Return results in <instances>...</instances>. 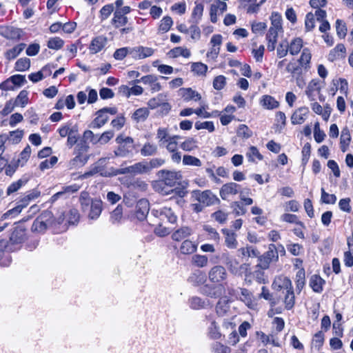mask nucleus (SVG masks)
I'll list each match as a JSON object with an SVG mask.
<instances>
[{"label": "nucleus", "mask_w": 353, "mask_h": 353, "mask_svg": "<svg viewBox=\"0 0 353 353\" xmlns=\"http://www.w3.org/2000/svg\"><path fill=\"white\" fill-rule=\"evenodd\" d=\"M157 175L161 180L157 182L155 188L162 194H169L170 192H174L173 189L170 191L165 190L164 188L165 185L172 188L175 185L179 184L182 179V175L179 171L161 170L158 172Z\"/></svg>", "instance_id": "1"}, {"label": "nucleus", "mask_w": 353, "mask_h": 353, "mask_svg": "<svg viewBox=\"0 0 353 353\" xmlns=\"http://www.w3.org/2000/svg\"><path fill=\"white\" fill-rule=\"evenodd\" d=\"M40 195L41 192L37 188L27 192L26 194L23 195V196L17 201L16 207L9 210L2 215L1 219H6L9 216H17L21 212L23 208L28 205L31 201L37 199L40 196Z\"/></svg>", "instance_id": "2"}, {"label": "nucleus", "mask_w": 353, "mask_h": 353, "mask_svg": "<svg viewBox=\"0 0 353 353\" xmlns=\"http://www.w3.org/2000/svg\"><path fill=\"white\" fill-rule=\"evenodd\" d=\"M115 141L119 145L114 150V157L124 158L132 154L134 150L132 138L120 134L116 138Z\"/></svg>", "instance_id": "3"}, {"label": "nucleus", "mask_w": 353, "mask_h": 353, "mask_svg": "<svg viewBox=\"0 0 353 353\" xmlns=\"http://www.w3.org/2000/svg\"><path fill=\"white\" fill-rule=\"evenodd\" d=\"M54 225H56V223L53 220L52 213L49 210H45L34 221L32 230L42 232Z\"/></svg>", "instance_id": "4"}, {"label": "nucleus", "mask_w": 353, "mask_h": 353, "mask_svg": "<svg viewBox=\"0 0 353 353\" xmlns=\"http://www.w3.org/2000/svg\"><path fill=\"white\" fill-rule=\"evenodd\" d=\"M148 173V167L146 161H141L134 163L128 167L121 168L114 171V174H126L137 175Z\"/></svg>", "instance_id": "5"}, {"label": "nucleus", "mask_w": 353, "mask_h": 353, "mask_svg": "<svg viewBox=\"0 0 353 353\" xmlns=\"http://www.w3.org/2000/svg\"><path fill=\"white\" fill-rule=\"evenodd\" d=\"M228 273L225 268L222 265H215L212 267L208 272V279L210 282L222 284L226 281Z\"/></svg>", "instance_id": "6"}, {"label": "nucleus", "mask_w": 353, "mask_h": 353, "mask_svg": "<svg viewBox=\"0 0 353 353\" xmlns=\"http://www.w3.org/2000/svg\"><path fill=\"white\" fill-rule=\"evenodd\" d=\"M158 81L159 77L154 74H148L145 76H143L139 79H136L132 83H130V84L142 83L144 85H148L151 92L154 93L159 92L162 89V86Z\"/></svg>", "instance_id": "7"}, {"label": "nucleus", "mask_w": 353, "mask_h": 353, "mask_svg": "<svg viewBox=\"0 0 353 353\" xmlns=\"http://www.w3.org/2000/svg\"><path fill=\"white\" fill-rule=\"evenodd\" d=\"M195 199L205 206H210L219 201V199L210 190L194 191Z\"/></svg>", "instance_id": "8"}, {"label": "nucleus", "mask_w": 353, "mask_h": 353, "mask_svg": "<svg viewBox=\"0 0 353 353\" xmlns=\"http://www.w3.org/2000/svg\"><path fill=\"white\" fill-rule=\"evenodd\" d=\"M224 290V287L223 284L220 285H210L205 284L202 286L199 292L205 296H209L210 298H218L221 296Z\"/></svg>", "instance_id": "9"}, {"label": "nucleus", "mask_w": 353, "mask_h": 353, "mask_svg": "<svg viewBox=\"0 0 353 353\" xmlns=\"http://www.w3.org/2000/svg\"><path fill=\"white\" fill-rule=\"evenodd\" d=\"M223 258L224 259L225 264L232 274H236L240 269L247 270L248 268V264L243 263L242 265H239L238 260L236 258L230 256L228 254H223Z\"/></svg>", "instance_id": "10"}, {"label": "nucleus", "mask_w": 353, "mask_h": 353, "mask_svg": "<svg viewBox=\"0 0 353 353\" xmlns=\"http://www.w3.org/2000/svg\"><path fill=\"white\" fill-rule=\"evenodd\" d=\"M103 210V201L99 199H92L90 206L86 211H88V218L90 219H97Z\"/></svg>", "instance_id": "11"}, {"label": "nucleus", "mask_w": 353, "mask_h": 353, "mask_svg": "<svg viewBox=\"0 0 353 353\" xmlns=\"http://www.w3.org/2000/svg\"><path fill=\"white\" fill-rule=\"evenodd\" d=\"M240 295L239 299L243 301L249 308L255 309L257 305L256 299L254 296L252 292H250L246 288H239Z\"/></svg>", "instance_id": "12"}, {"label": "nucleus", "mask_w": 353, "mask_h": 353, "mask_svg": "<svg viewBox=\"0 0 353 353\" xmlns=\"http://www.w3.org/2000/svg\"><path fill=\"white\" fill-rule=\"evenodd\" d=\"M321 90V86L319 80L314 79L309 82L305 90V94L310 101H314L316 99V94H320Z\"/></svg>", "instance_id": "13"}, {"label": "nucleus", "mask_w": 353, "mask_h": 353, "mask_svg": "<svg viewBox=\"0 0 353 353\" xmlns=\"http://www.w3.org/2000/svg\"><path fill=\"white\" fill-rule=\"evenodd\" d=\"M227 9V4L224 1H216L211 5L210 7V20L212 23H216L218 20L217 15L223 14Z\"/></svg>", "instance_id": "14"}, {"label": "nucleus", "mask_w": 353, "mask_h": 353, "mask_svg": "<svg viewBox=\"0 0 353 353\" xmlns=\"http://www.w3.org/2000/svg\"><path fill=\"white\" fill-rule=\"evenodd\" d=\"M240 185L236 183L224 184L220 190V196L222 199L227 200L230 195H235L239 192Z\"/></svg>", "instance_id": "15"}, {"label": "nucleus", "mask_w": 353, "mask_h": 353, "mask_svg": "<svg viewBox=\"0 0 353 353\" xmlns=\"http://www.w3.org/2000/svg\"><path fill=\"white\" fill-rule=\"evenodd\" d=\"M22 30L13 26H1L0 34L8 39H19L21 37Z\"/></svg>", "instance_id": "16"}, {"label": "nucleus", "mask_w": 353, "mask_h": 353, "mask_svg": "<svg viewBox=\"0 0 353 353\" xmlns=\"http://www.w3.org/2000/svg\"><path fill=\"white\" fill-rule=\"evenodd\" d=\"M150 210V204L146 199H140L136 205L135 214L137 218L142 221L145 219Z\"/></svg>", "instance_id": "17"}, {"label": "nucleus", "mask_w": 353, "mask_h": 353, "mask_svg": "<svg viewBox=\"0 0 353 353\" xmlns=\"http://www.w3.org/2000/svg\"><path fill=\"white\" fill-rule=\"evenodd\" d=\"M179 95L183 98L184 101H197L201 100V94L192 90L191 88H182L179 90Z\"/></svg>", "instance_id": "18"}, {"label": "nucleus", "mask_w": 353, "mask_h": 353, "mask_svg": "<svg viewBox=\"0 0 353 353\" xmlns=\"http://www.w3.org/2000/svg\"><path fill=\"white\" fill-rule=\"evenodd\" d=\"M309 113L307 107L303 106L296 110L291 117V122L293 125L303 123Z\"/></svg>", "instance_id": "19"}, {"label": "nucleus", "mask_w": 353, "mask_h": 353, "mask_svg": "<svg viewBox=\"0 0 353 353\" xmlns=\"http://www.w3.org/2000/svg\"><path fill=\"white\" fill-rule=\"evenodd\" d=\"M280 32H283V30L270 28L267 34L266 40L268 41L267 48L269 51H274L276 48L278 35Z\"/></svg>", "instance_id": "20"}, {"label": "nucleus", "mask_w": 353, "mask_h": 353, "mask_svg": "<svg viewBox=\"0 0 353 353\" xmlns=\"http://www.w3.org/2000/svg\"><path fill=\"white\" fill-rule=\"evenodd\" d=\"M265 270L255 265L254 271L245 275V280L247 281L250 277V279L248 280L249 282H251V279H253L259 283H265L268 281V279L265 275Z\"/></svg>", "instance_id": "21"}, {"label": "nucleus", "mask_w": 353, "mask_h": 353, "mask_svg": "<svg viewBox=\"0 0 353 353\" xmlns=\"http://www.w3.org/2000/svg\"><path fill=\"white\" fill-rule=\"evenodd\" d=\"M107 38L103 36H98L94 37L90 45L89 50L92 54L100 52L106 45Z\"/></svg>", "instance_id": "22"}, {"label": "nucleus", "mask_w": 353, "mask_h": 353, "mask_svg": "<svg viewBox=\"0 0 353 353\" xmlns=\"http://www.w3.org/2000/svg\"><path fill=\"white\" fill-rule=\"evenodd\" d=\"M273 285L277 290H285L286 292H288L293 290L291 280L285 276L276 278Z\"/></svg>", "instance_id": "23"}, {"label": "nucleus", "mask_w": 353, "mask_h": 353, "mask_svg": "<svg viewBox=\"0 0 353 353\" xmlns=\"http://www.w3.org/2000/svg\"><path fill=\"white\" fill-rule=\"evenodd\" d=\"M222 232L225 236V244L230 249H236L238 246L236 234L228 229H222Z\"/></svg>", "instance_id": "24"}, {"label": "nucleus", "mask_w": 353, "mask_h": 353, "mask_svg": "<svg viewBox=\"0 0 353 353\" xmlns=\"http://www.w3.org/2000/svg\"><path fill=\"white\" fill-rule=\"evenodd\" d=\"M128 23V18L123 14H122L117 9H115L113 13V17L111 20L112 25L119 28L120 27L125 26Z\"/></svg>", "instance_id": "25"}, {"label": "nucleus", "mask_w": 353, "mask_h": 353, "mask_svg": "<svg viewBox=\"0 0 353 353\" xmlns=\"http://www.w3.org/2000/svg\"><path fill=\"white\" fill-rule=\"evenodd\" d=\"M311 58L312 55L310 50L307 48H304L300 58L298 59L299 65L305 70H308L310 68Z\"/></svg>", "instance_id": "26"}, {"label": "nucleus", "mask_w": 353, "mask_h": 353, "mask_svg": "<svg viewBox=\"0 0 353 353\" xmlns=\"http://www.w3.org/2000/svg\"><path fill=\"white\" fill-rule=\"evenodd\" d=\"M97 117L92 121L90 127L92 128H100L104 125L108 121V114H103V110H98L96 112Z\"/></svg>", "instance_id": "27"}, {"label": "nucleus", "mask_w": 353, "mask_h": 353, "mask_svg": "<svg viewBox=\"0 0 353 353\" xmlns=\"http://www.w3.org/2000/svg\"><path fill=\"white\" fill-rule=\"evenodd\" d=\"M210 305L208 300L203 299L199 296H192L189 299V305L193 310H201Z\"/></svg>", "instance_id": "28"}, {"label": "nucleus", "mask_w": 353, "mask_h": 353, "mask_svg": "<svg viewBox=\"0 0 353 353\" xmlns=\"http://www.w3.org/2000/svg\"><path fill=\"white\" fill-rule=\"evenodd\" d=\"M325 283V281L320 276L314 274L311 276L310 285L314 292L321 293Z\"/></svg>", "instance_id": "29"}, {"label": "nucleus", "mask_w": 353, "mask_h": 353, "mask_svg": "<svg viewBox=\"0 0 353 353\" xmlns=\"http://www.w3.org/2000/svg\"><path fill=\"white\" fill-rule=\"evenodd\" d=\"M166 101H168V94L166 93H160L155 97L150 99L148 102V105L150 109L154 110L160 107Z\"/></svg>", "instance_id": "30"}, {"label": "nucleus", "mask_w": 353, "mask_h": 353, "mask_svg": "<svg viewBox=\"0 0 353 353\" xmlns=\"http://www.w3.org/2000/svg\"><path fill=\"white\" fill-rule=\"evenodd\" d=\"M205 281V274L201 271H196L192 273L188 278V281L194 286L202 285Z\"/></svg>", "instance_id": "31"}, {"label": "nucleus", "mask_w": 353, "mask_h": 353, "mask_svg": "<svg viewBox=\"0 0 353 353\" xmlns=\"http://www.w3.org/2000/svg\"><path fill=\"white\" fill-rule=\"evenodd\" d=\"M261 105L265 109L272 110L279 107V102L270 95H264L260 101Z\"/></svg>", "instance_id": "32"}, {"label": "nucleus", "mask_w": 353, "mask_h": 353, "mask_svg": "<svg viewBox=\"0 0 353 353\" xmlns=\"http://www.w3.org/2000/svg\"><path fill=\"white\" fill-rule=\"evenodd\" d=\"M192 231L189 227H181L176 230L172 234V239L176 241H180L182 239L191 235Z\"/></svg>", "instance_id": "33"}, {"label": "nucleus", "mask_w": 353, "mask_h": 353, "mask_svg": "<svg viewBox=\"0 0 353 353\" xmlns=\"http://www.w3.org/2000/svg\"><path fill=\"white\" fill-rule=\"evenodd\" d=\"M26 239V230L23 227H16L12 234L10 239L15 243H20Z\"/></svg>", "instance_id": "34"}, {"label": "nucleus", "mask_w": 353, "mask_h": 353, "mask_svg": "<svg viewBox=\"0 0 353 353\" xmlns=\"http://www.w3.org/2000/svg\"><path fill=\"white\" fill-rule=\"evenodd\" d=\"M208 336L210 339L218 340L222 336L219 327L215 321H212L208 328Z\"/></svg>", "instance_id": "35"}, {"label": "nucleus", "mask_w": 353, "mask_h": 353, "mask_svg": "<svg viewBox=\"0 0 353 353\" xmlns=\"http://www.w3.org/2000/svg\"><path fill=\"white\" fill-rule=\"evenodd\" d=\"M160 216L161 219H166L168 222L174 223L176 222L177 216L170 208L164 207L160 210Z\"/></svg>", "instance_id": "36"}, {"label": "nucleus", "mask_w": 353, "mask_h": 353, "mask_svg": "<svg viewBox=\"0 0 353 353\" xmlns=\"http://www.w3.org/2000/svg\"><path fill=\"white\" fill-rule=\"evenodd\" d=\"M168 54L170 57L176 58L180 56L185 57V58H189L191 55L190 51L187 49L182 47H176L173 49L170 50L168 52Z\"/></svg>", "instance_id": "37"}, {"label": "nucleus", "mask_w": 353, "mask_h": 353, "mask_svg": "<svg viewBox=\"0 0 353 353\" xmlns=\"http://www.w3.org/2000/svg\"><path fill=\"white\" fill-rule=\"evenodd\" d=\"M303 48V40L298 37L291 41L289 43L288 51L292 55H296L299 53Z\"/></svg>", "instance_id": "38"}, {"label": "nucleus", "mask_w": 353, "mask_h": 353, "mask_svg": "<svg viewBox=\"0 0 353 353\" xmlns=\"http://www.w3.org/2000/svg\"><path fill=\"white\" fill-rule=\"evenodd\" d=\"M196 250V245L189 240L183 241L180 247V252L183 254H190Z\"/></svg>", "instance_id": "39"}, {"label": "nucleus", "mask_w": 353, "mask_h": 353, "mask_svg": "<svg viewBox=\"0 0 353 353\" xmlns=\"http://www.w3.org/2000/svg\"><path fill=\"white\" fill-rule=\"evenodd\" d=\"M65 213L61 214L57 219H54L53 220L55 221L56 225L51 226L54 230H55L57 232H61L67 230V222L65 223Z\"/></svg>", "instance_id": "40"}, {"label": "nucleus", "mask_w": 353, "mask_h": 353, "mask_svg": "<svg viewBox=\"0 0 353 353\" xmlns=\"http://www.w3.org/2000/svg\"><path fill=\"white\" fill-rule=\"evenodd\" d=\"M195 4L190 21L192 23H198L201 19L203 12V6L201 3H197L196 2Z\"/></svg>", "instance_id": "41"}, {"label": "nucleus", "mask_w": 353, "mask_h": 353, "mask_svg": "<svg viewBox=\"0 0 353 353\" xmlns=\"http://www.w3.org/2000/svg\"><path fill=\"white\" fill-rule=\"evenodd\" d=\"M210 351L212 353H230L231 348L221 342L216 341L211 343Z\"/></svg>", "instance_id": "42"}, {"label": "nucleus", "mask_w": 353, "mask_h": 353, "mask_svg": "<svg viewBox=\"0 0 353 353\" xmlns=\"http://www.w3.org/2000/svg\"><path fill=\"white\" fill-rule=\"evenodd\" d=\"M26 45L20 43L6 51L5 56L8 60L15 59L24 49Z\"/></svg>", "instance_id": "43"}, {"label": "nucleus", "mask_w": 353, "mask_h": 353, "mask_svg": "<svg viewBox=\"0 0 353 353\" xmlns=\"http://www.w3.org/2000/svg\"><path fill=\"white\" fill-rule=\"evenodd\" d=\"M351 137L349 133V130L345 128L342 130L341 138H340V146L341 150L343 152L347 150V146L349 145Z\"/></svg>", "instance_id": "44"}, {"label": "nucleus", "mask_w": 353, "mask_h": 353, "mask_svg": "<svg viewBox=\"0 0 353 353\" xmlns=\"http://www.w3.org/2000/svg\"><path fill=\"white\" fill-rule=\"evenodd\" d=\"M89 158L90 155L77 153L76 157L70 161V164L72 167H81L88 162Z\"/></svg>", "instance_id": "45"}, {"label": "nucleus", "mask_w": 353, "mask_h": 353, "mask_svg": "<svg viewBox=\"0 0 353 353\" xmlns=\"http://www.w3.org/2000/svg\"><path fill=\"white\" fill-rule=\"evenodd\" d=\"M140 152L143 157L154 155L157 152V146L155 144L146 143L141 149Z\"/></svg>", "instance_id": "46"}, {"label": "nucleus", "mask_w": 353, "mask_h": 353, "mask_svg": "<svg viewBox=\"0 0 353 353\" xmlns=\"http://www.w3.org/2000/svg\"><path fill=\"white\" fill-rule=\"evenodd\" d=\"M228 299L226 296L221 297L216 305V310L218 314L219 315H223L229 309L228 305Z\"/></svg>", "instance_id": "47"}, {"label": "nucleus", "mask_w": 353, "mask_h": 353, "mask_svg": "<svg viewBox=\"0 0 353 353\" xmlns=\"http://www.w3.org/2000/svg\"><path fill=\"white\" fill-rule=\"evenodd\" d=\"M28 182L27 179H20L17 181L11 183L7 188L6 193L10 195L17 191H18L21 187L25 185Z\"/></svg>", "instance_id": "48"}, {"label": "nucleus", "mask_w": 353, "mask_h": 353, "mask_svg": "<svg viewBox=\"0 0 353 353\" xmlns=\"http://www.w3.org/2000/svg\"><path fill=\"white\" fill-rule=\"evenodd\" d=\"M173 24V21L170 17L166 16L164 17L160 21V24L159 26V32L160 33H165L167 32L171 28Z\"/></svg>", "instance_id": "49"}, {"label": "nucleus", "mask_w": 353, "mask_h": 353, "mask_svg": "<svg viewBox=\"0 0 353 353\" xmlns=\"http://www.w3.org/2000/svg\"><path fill=\"white\" fill-rule=\"evenodd\" d=\"M114 9V7L113 3L107 4L103 6L99 10V18L101 21H103L109 18V17L113 12Z\"/></svg>", "instance_id": "50"}, {"label": "nucleus", "mask_w": 353, "mask_h": 353, "mask_svg": "<svg viewBox=\"0 0 353 353\" xmlns=\"http://www.w3.org/2000/svg\"><path fill=\"white\" fill-rule=\"evenodd\" d=\"M30 154L31 148L29 145H27L19 154V158L17 160V166H23L30 158Z\"/></svg>", "instance_id": "51"}, {"label": "nucleus", "mask_w": 353, "mask_h": 353, "mask_svg": "<svg viewBox=\"0 0 353 353\" xmlns=\"http://www.w3.org/2000/svg\"><path fill=\"white\" fill-rule=\"evenodd\" d=\"M14 104L16 106L24 108L28 103V92L26 90H21L17 97Z\"/></svg>", "instance_id": "52"}, {"label": "nucleus", "mask_w": 353, "mask_h": 353, "mask_svg": "<svg viewBox=\"0 0 353 353\" xmlns=\"http://www.w3.org/2000/svg\"><path fill=\"white\" fill-rule=\"evenodd\" d=\"M271 26L270 28L283 30L282 26V17L276 12L272 13L270 17Z\"/></svg>", "instance_id": "53"}, {"label": "nucleus", "mask_w": 353, "mask_h": 353, "mask_svg": "<svg viewBox=\"0 0 353 353\" xmlns=\"http://www.w3.org/2000/svg\"><path fill=\"white\" fill-rule=\"evenodd\" d=\"M285 308L290 310L293 308L295 304V296L294 290L286 292L284 297Z\"/></svg>", "instance_id": "54"}, {"label": "nucleus", "mask_w": 353, "mask_h": 353, "mask_svg": "<svg viewBox=\"0 0 353 353\" xmlns=\"http://www.w3.org/2000/svg\"><path fill=\"white\" fill-rule=\"evenodd\" d=\"M66 222L68 224H75L79 221V214L77 209H70L68 212L65 213Z\"/></svg>", "instance_id": "55"}, {"label": "nucleus", "mask_w": 353, "mask_h": 353, "mask_svg": "<svg viewBox=\"0 0 353 353\" xmlns=\"http://www.w3.org/2000/svg\"><path fill=\"white\" fill-rule=\"evenodd\" d=\"M192 263L198 268L206 267L208 258L205 255L195 254L192 256Z\"/></svg>", "instance_id": "56"}, {"label": "nucleus", "mask_w": 353, "mask_h": 353, "mask_svg": "<svg viewBox=\"0 0 353 353\" xmlns=\"http://www.w3.org/2000/svg\"><path fill=\"white\" fill-rule=\"evenodd\" d=\"M249 161L254 162L256 159L262 160L263 156L255 146H251L246 154Z\"/></svg>", "instance_id": "57"}, {"label": "nucleus", "mask_w": 353, "mask_h": 353, "mask_svg": "<svg viewBox=\"0 0 353 353\" xmlns=\"http://www.w3.org/2000/svg\"><path fill=\"white\" fill-rule=\"evenodd\" d=\"M123 217V208L118 205L111 213L110 221L112 224L119 223Z\"/></svg>", "instance_id": "58"}, {"label": "nucleus", "mask_w": 353, "mask_h": 353, "mask_svg": "<svg viewBox=\"0 0 353 353\" xmlns=\"http://www.w3.org/2000/svg\"><path fill=\"white\" fill-rule=\"evenodd\" d=\"M183 163L185 165L196 167H200L202 165V163L199 159L191 155H184L183 158Z\"/></svg>", "instance_id": "59"}, {"label": "nucleus", "mask_w": 353, "mask_h": 353, "mask_svg": "<svg viewBox=\"0 0 353 353\" xmlns=\"http://www.w3.org/2000/svg\"><path fill=\"white\" fill-rule=\"evenodd\" d=\"M30 67V60L28 58H21L15 63V69L17 71H26Z\"/></svg>", "instance_id": "60"}, {"label": "nucleus", "mask_w": 353, "mask_h": 353, "mask_svg": "<svg viewBox=\"0 0 353 353\" xmlns=\"http://www.w3.org/2000/svg\"><path fill=\"white\" fill-rule=\"evenodd\" d=\"M197 142L193 138H188L183 141L180 147L182 150L187 152H191L197 148Z\"/></svg>", "instance_id": "61"}, {"label": "nucleus", "mask_w": 353, "mask_h": 353, "mask_svg": "<svg viewBox=\"0 0 353 353\" xmlns=\"http://www.w3.org/2000/svg\"><path fill=\"white\" fill-rule=\"evenodd\" d=\"M289 43L286 40L282 41L276 48V55L279 58L285 57L288 53Z\"/></svg>", "instance_id": "62"}, {"label": "nucleus", "mask_w": 353, "mask_h": 353, "mask_svg": "<svg viewBox=\"0 0 353 353\" xmlns=\"http://www.w3.org/2000/svg\"><path fill=\"white\" fill-rule=\"evenodd\" d=\"M92 199L90 197L89 194L87 192H82L80 194L79 201L81 203V206L82 210L85 212L91 203Z\"/></svg>", "instance_id": "63"}, {"label": "nucleus", "mask_w": 353, "mask_h": 353, "mask_svg": "<svg viewBox=\"0 0 353 353\" xmlns=\"http://www.w3.org/2000/svg\"><path fill=\"white\" fill-rule=\"evenodd\" d=\"M64 44V41L62 39H61L60 37H52L51 39H49V41H48V47L50 48V49H53V50H59L61 49L63 46Z\"/></svg>", "instance_id": "64"}]
</instances>
